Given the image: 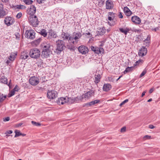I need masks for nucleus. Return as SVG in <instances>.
<instances>
[{
  "instance_id": "nucleus-1",
  "label": "nucleus",
  "mask_w": 160,
  "mask_h": 160,
  "mask_svg": "<svg viewBox=\"0 0 160 160\" xmlns=\"http://www.w3.org/2000/svg\"><path fill=\"white\" fill-rule=\"evenodd\" d=\"M42 52L41 56L42 58L49 57L52 54V52L50 48L51 45L49 43H43L42 45Z\"/></svg>"
},
{
  "instance_id": "nucleus-2",
  "label": "nucleus",
  "mask_w": 160,
  "mask_h": 160,
  "mask_svg": "<svg viewBox=\"0 0 160 160\" xmlns=\"http://www.w3.org/2000/svg\"><path fill=\"white\" fill-rule=\"evenodd\" d=\"M82 36V34L80 32H74L73 33L72 36H71V42L70 45H68L67 48L70 49H72L73 48V44H76L78 43V39L80 38Z\"/></svg>"
},
{
  "instance_id": "nucleus-3",
  "label": "nucleus",
  "mask_w": 160,
  "mask_h": 160,
  "mask_svg": "<svg viewBox=\"0 0 160 160\" xmlns=\"http://www.w3.org/2000/svg\"><path fill=\"white\" fill-rule=\"evenodd\" d=\"M57 45V48L55 52L58 53H60L61 52L63 49H65L66 48L63 41L62 40H58L56 42Z\"/></svg>"
},
{
  "instance_id": "nucleus-4",
  "label": "nucleus",
  "mask_w": 160,
  "mask_h": 160,
  "mask_svg": "<svg viewBox=\"0 0 160 160\" xmlns=\"http://www.w3.org/2000/svg\"><path fill=\"white\" fill-rule=\"evenodd\" d=\"M40 50L36 48L31 49L29 52L30 56L33 58H38L40 57Z\"/></svg>"
},
{
  "instance_id": "nucleus-5",
  "label": "nucleus",
  "mask_w": 160,
  "mask_h": 160,
  "mask_svg": "<svg viewBox=\"0 0 160 160\" xmlns=\"http://www.w3.org/2000/svg\"><path fill=\"white\" fill-rule=\"evenodd\" d=\"M94 92L92 90L87 92L84 94L82 95L81 98L80 99V101L83 99L86 100L89 99L91 97L94 96Z\"/></svg>"
},
{
  "instance_id": "nucleus-6",
  "label": "nucleus",
  "mask_w": 160,
  "mask_h": 160,
  "mask_svg": "<svg viewBox=\"0 0 160 160\" xmlns=\"http://www.w3.org/2000/svg\"><path fill=\"white\" fill-rule=\"evenodd\" d=\"M29 21L30 24L33 27L37 26L39 21L38 19L36 16H32L29 18Z\"/></svg>"
},
{
  "instance_id": "nucleus-7",
  "label": "nucleus",
  "mask_w": 160,
  "mask_h": 160,
  "mask_svg": "<svg viewBox=\"0 0 160 160\" xmlns=\"http://www.w3.org/2000/svg\"><path fill=\"white\" fill-rule=\"evenodd\" d=\"M35 32L33 30H30L26 31L25 35L27 38L33 40L35 38Z\"/></svg>"
},
{
  "instance_id": "nucleus-8",
  "label": "nucleus",
  "mask_w": 160,
  "mask_h": 160,
  "mask_svg": "<svg viewBox=\"0 0 160 160\" xmlns=\"http://www.w3.org/2000/svg\"><path fill=\"white\" fill-rule=\"evenodd\" d=\"M58 92L55 90H51L47 92V95L50 99H54L58 96Z\"/></svg>"
},
{
  "instance_id": "nucleus-9",
  "label": "nucleus",
  "mask_w": 160,
  "mask_h": 160,
  "mask_svg": "<svg viewBox=\"0 0 160 160\" xmlns=\"http://www.w3.org/2000/svg\"><path fill=\"white\" fill-rule=\"evenodd\" d=\"M29 82L31 85L35 86L38 84L39 83V79L37 77H32L29 79Z\"/></svg>"
},
{
  "instance_id": "nucleus-10",
  "label": "nucleus",
  "mask_w": 160,
  "mask_h": 160,
  "mask_svg": "<svg viewBox=\"0 0 160 160\" xmlns=\"http://www.w3.org/2000/svg\"><path fill=\"white\" fill-rule=\"evenodd\" d=\"M61 38L63 40H68V41L69 43V45H70L71 42V36H70V34L68 33H65L62 32L61 35Z\"/></svg>"
},
{
  "instance_id": "nucleus-11",
  "label": "nucleus",
  "mask_w": 160,
  "mask_h": 160,
  "mask_svg": "<svg viewBox=\"0 0 160 160\" xmlns=\"http://www.w3.org/2000/svg\"><path fill=\"white\" fill-rule=\"evenodd\" d=\"M66 103L68 104H72L75 102H79L80 100L78 97H76L74 98H68L67 97H66Z\"/></svg>"
},
{
  "instance_id": "nucleus-12",
  "label": "nucleus",
  "mask_w": 160,
  "mask_h": 160,
  "mask_svg": "<svg viewBox=\"0 0 160 160\" xmlns=\"http://www.w3.org/2000/svg\"><path fill=\"white\" fill-rule=\"evenodd\" d=\"M79 52L82 54H85L88 52V49L87 47L84 45L79 46L78 48Z\"/></svg>"
},
{
  "instance_id": "nucleus-13",
  "label": "nucleus",
  "mask_w": 160,
  "mask_h": 160,
  "mask_svg": "<svg viewBox=\"0 0 160 160\" xmlns=\"http://www.w3.org/2000/svg\"><path fill=\"white\" fill-rule=\"evenodd\" d=\"M4 22L8 26H9L14 22V19L11 17H6L4 19Z\"/></svg>"
},
{
  "instance_id": "nucleus-14",
  "label": "nucleus",
  "mask_w": 160,
  "mask_h": 160,
  "mask_svg": "<svg viewBox=\"0 0 160 160\" xmlns=\"http://www.w3.org/2000/svg\"><path fill=\"white\" fill-rule=\"evenodd\" d=\"M147 52V49L145 47H142L138 52V55L142 57L145 55Z\"/></svg>"
},
{
  "instance_id": "nucleus-15",
  "label": "nucleus",
  "mask_w": 160,
  "mask_h": 160,
  "mask_svg": "<svg viewBox=\"0 0 160 160\" xmlns=\"http://www.w3.org/2000/svg\"><path fill=\"white\" fill-rule=\"evenodd\" d=\"M106 8L110 9L113 7V3L111 0H108L106 2Z\"/></svg>"
},
{
  "instance_id": "nucleus-16",
  "label": "nucleus",
  "mask_w": 160,
  "mask_h": 160,
  "mask_svg": "<svg viewBox=\"0 0 160 160\" xmlns=\"http://www.w3.org/2000/svg\"><path fill=\"white\" fill-rule=\"evenodd\" d=\"M132 21L135 24H139L141 22L140 19L138 16H134L132 17Z\"/></svg>"
},
{
  "instance_id": "nucleus-17",
  "label": "nucleus",
  "mask_w": 160,
  "mask_h": 160,
  "mask_svg": "<svg viewBox=\"0 0 160 160\" xmlns=\"http://www.w3.org/2000/svg\"><path fill=\"white\" fill-rule=\"evenodd\" d=\"M36 12V8L35 6L33 5H31L30 6L29 11H28V13L33 16V15Z\"/></svg>"
},
{
  "instance_id": "nucleus-18",
  "label": "nucleus",
  "mask_w": 160,
  "mask_h": 160,
  "mask_svg": "<svg viewBox=\"0 0 160 160\" xmlns=\"http://www.w3.org/2000/svg\"><path fill=\"white\" fill-rule=\"evenodd\" d=\"M8 13V10L6 8L0 10V18H4Z\"/></svg>"
},
{
  "instance_id": "nucleus-19",
  "label": "nucleus",
  "mask_w": 160,
  "mask_h": 160,
  "mask_svg": "<svg viewBox=\"0 0 160 160\" xmlns=\"http://www.w3.org/2000/svg\"><path fill=\"white\" fill-rule=\"evenodd\" d=\"M57 103L59 105L60 104H63L64 103H66V97L65 98L61 97L58 99L57 100Z\"/></svg>"
},
{
  "instance_id": "nucleus-20",
  "label": "nucleus",
  "mask_w": 160,
  "mask_h": 160,
  "mask_svg": "<svg viewBox=\"0 0 160 160\" xmlns=\"http://www.w3.org/2000/svg\"><path fill=\"white\" fill-rule=\"evenodd\" d=\"M123 11L125 15L128 16H131L132 14V12L127 7L124 8Z\"/></svg>"
},
{
  "instance_id": "nucleus-21",
  "label": "nucleus",
  "mask_w": 160,
  "mask_h": 160,
  "mask_svg": "<svg viewBox=\"0 0 160 160\" xmlns=\"http://www.w3.org/2000/svg\"><path fill=\"white\" fill-rule=\"evenodd\" d=\"M28 54L26 51L22 52L20 55V58L22 59H25L28 57Z\"/></svg>"
},
{
  "instance_id": "nucleus-22",
  "label": "nucleus",
  "mask_w": 160,
  "mask_h": 160,
  "mask_svg": "<svg viewBox=\"0 0 160 160\" xmlns=\"http://www.w3.org/2000/svg\"><path fill=\"white\" fill-rule=\"evenodd\" d=\"M112 88V86L109 84H104L103 87V89L104 91L107 92L109 90Z\"/></svg>"
},
{
  "instance_id": "nucleus-23",
  "label": "nucleus",
  "mask_w": 160,
  "mask_h": 160,
  "mask_svg": "<svg viewBox=\"0 0 160 160\" xmlns=\"http://www.w3.org/2000/svg\"><path fill=\"white\" fill-rule=\"evenodd\" d=\"M48 35L50 36L51 38H56L58 37L57 34L54 31L52 30L49 31Z\"/></svg>"
},
{
  "instance_id": "nucleus-24",
  "label": "nucleus",
  "mask_w": 160,
  "mask_h": 160,
  "mask_svg": "<svg viewBox=\"0 0 160 160\" xmlns=\"http://www.w3.org/2000/svg\"><path fill=\"white\" fill-rule=\"evenodd\" d=\"M17 55V53H12L10 54L8 58L10 59V61H11L12 62L14 60Z\"/></svg>"
},
{
  "instance_id": "nucleus-25",
  "label": "nucleus",
  "mask_w": 160,
  "mask_h": 160,
  "mask_svg": "<svg viewBox=\"0 0 160 160\" xmlns=\"http://www.w3.org/2000/svg\"><path fill=\"white\" fill-rule=\"evenodd\" d=\"M101 77V75L100 74H98L97 75H95V81L94 82L96 83H98L100 81Z\"/></svg>"
},
{
  "instance_id": "nucleus-26",
  "label": "nucleus",
  "mask_w": 160,
  "mask_h": 160,
  "mask_svg": "<svg viewBox=\"0 0 160 160\" xmlns=\"http://www.w3.org/2000/svg\"><path fill=\"white\" fill-rule=\"evenodd\" d=\"M134 69V66L132 67H127L124 72V74L130 72L133 70Z\"/></svg>"
},
{
  "instance_id": "nucleus-27",
  "label": "nucleus",
  "mask_w": 160,
  "mask_h": 160,
  "mask_svg": "<svg viewBox=\"0 0 160 160\" xmlns=\"http://www.w3.org/2000/svg\"><path fill=\"white\" fill-rule=\"evenodd\" d=\"M119 30L121 32L124 33L125 35H127L128 32L130 31V29L128 28H126L125 29L120 28H119Z\"/></svg>"
},
{
  "instance_id": "nucleus-28",
  "label": "nucleus",
  "mask_w": 160,
  "mask_h": 160,
  "mask_svg": "<svg viewBox=\"0 0 160 160\" xmlns=\"http://www.w3.org/2000/svg\"><path fill=\"white\" fill-rule=\"evenodd\" d=\"M39 33L44 37H46L47 35L46 31L45 29H42L40 32H39Z\"/></svg>"
},
{
  "instance_id": "nucleus-29",
  "label": "nucleus",
  "mask_w": 160,
  "mask_h": 160,
  "mask_svg": "<svg viewBox=\"0 0 160 160\" xmlns=\"http://www.w3.org/2000/svg\"><path fill=\"white\" fill-rule=\"evenodd\" d=\"M8 79L7 78L4 76H2L0 79V82L1 83L8 84Z\"/></svg>"
},
{
  "instance_id": "nucleus-30",
  "label": "nucleus",
  "mask_w": 160,
  "mask_h": 160,
  "mask_svg": "<svg viewBox=\"0 0 160 160\" xmlns=\"http://www.w3.org/2000/svg\"><path fill=\"white\" fill-rule=\"evenodd\" d=\"M105 32V30L103 28H101L98 31V34L100 36H102L104 34Z\"/></svg>"
},
{
  "instance_id": "nucleus-31",
  "label": "nucleus",
  "mask_w": 160,
  "mask_h": 160,
  "mask_svg": "<svg viewBox=\"0 0 160 160\" xmlns=\"http://www.w3.org/2000/svg\"><path fill=\"white\" fill-rule=\"evenodd\" d=\"M144 42L146 43V46L149 45L150 42V37L148 36L147 38L144 41Z\"/></svg>"
},
{
  "instance_id": "nucleus-32",
  "label": "nucleus",
  "mask_w": 160,
  "mask_h": 160,
  "mask_svg": "<svg viewBox=\"0 0 160 160\" xmlns=\"http://www.w3.org/2000/svg\"><path fill=\"white\" fill-rule=\"evenodd\" d=\"M15 7L16 9H23L26 8V7L22 5H17Z\"/></svg>"
},
{
  "instance_id": "nucleus-33",
  "label": "nucleus",
  "mask_w": 160,
  "mask_h": 160,
  "mask_svg": "<svg viewBox=\"0 0 160 160\" xmlns=\"http://www.w3.org/2000/svg\"><path fill=\"white\" fill-rule=\"evenodd\" d=\"M15 137H18L20 136L21 135H22V133L20 132V131L17 130H15Z\"/></svg>"
},
{
  "instance_id": "nucleus-34",
  "label": "nucleus",
  "mask_w": 160,
  "mask_h": 160,
  "mask_svg": "<svg viewBox=\"0 0 160 160\" xmlns=\"http://www.w3.org/2000/svg\"><path fill=\"white\" fill-rule=\"evenodd\" d=\"M24 2L26 4L30 5L32 2V1L31 0H23Z\"/></svg>"
},
{
  "instance_id": "nucleus-35",
  "label": "nucleus",
  "mask_w": 160,
  "mask_h": 160,
  "mask_svg": "<svg viewBox=\"0 0 160 160\" xmlns=\"http://www.w3.org/2000/svg\"><path fill=\"white\" fill-rule=\"evenodd\" d=\"M143 62V61L142 60L140 59L138 61H136V63L134 64V66H136L139 64H141Z\"/></svg>"
},
{
  "instance_id": "nucleus-36",
  "label": "nucleus",
  "mask_w": 160,
  "mask_h": 160,
  "mask_svg": "<svg viewBox=\"0 0 160 160\" xmlns=\"http://www.w3.org/2000/svg\"><path fill=\"white\" fill-rule=\"evenodd\" d=\"M147 72V70L146 69H145L143 71H142V72L140 75V78H141L142 77H143V76H144L146 73Z\"/></svg>"
},
{
  "instance_id": "nucleus-37",
  "label": "nucleus",
  "mask_w": 160,
  "mask_h": 160,
  "mask_svg": "<svg viewBox=\"0 0 160 160\" xmlns=\"http://www.w3.org/2000/svg\"><path fill=\"white\" fill-rule=\"evenodd\" d=\"M6 98V96H0V102H2Z\"/></svg>"
},
{
  "instance_id": "nucleus-38",
  "label": "nucleus",
  "mask_w": 160,
  "mask_h": 160,
  "mask_svg": "<svg viewBox=\"0 0 160 160\" xmlns=\"http://www.w3.org/2000/svg\"><path fill=\"white\" fill-rule=\"evenodd\" d=\"M31 122L33 125L36 126H39L41 125L40 123L36 122L34 121H32Z\"/></svg>"
},
{
  "instance_id": "nucleus-39",
  "label": "nucleus",
  "mask_w": 160,
  "mask_h": 160,
  "mask_svg": "<svg viewBox=\"0 0 160 160\" xmlns=\"http://www.w3.org/2000/svg\"><path fill=\"white\" fill-rule=\"evenodd\" d=\"M41 40V38H39L38 39L34 41V42L36 44H38L40 42Z\"/></svg>"
},
{
  "instance_id": "nucleus-40",
  "label": "nucleus",
  "mask_w": 160,
  "mask_h": 160,
  "mask_svg": "<svg viewBox=\"0 0 160 160\" xmlns=\"http://www.w3.org/2000/svg\"><path fill=\"white\" fill-rule=\"evenodd\" d=\"M15 91L13 90H12L10 92V94L9 95V97H11L13 96L15 94Z\"/></svg>"
},
{
  "instance_id": "nucleus-41",
  "label": "nucleus",
  "mask_w": 160,
  "mask_h": 160,
  "mask_svg": "<svg viewBox=\"0 0 160 160\" xmlns=\"http://www.w3.org/2000/svg\"><path fill=\"white\" fill-rule=\"evenodd\" d=\"M7 60L6 62V63L7 64H8L9 63L12 62L11 61H10V59L8 58H6Z\"/></svg>"
},
{
  "instance_id": "nucleus-42",
  "label": "nucleus",
  "mask_w": 160,
  "mask_h": 160,
  "mask_svg": "<svg viewBox=\"0 0 160 160\" xmlns=\"http://www.w3.org/2000/svg\"><path fill=\"white\" fill-rule=\"evenodd\" d=\"M19 89L17 85H16L13 90L15 92H18Z\"/></svg>"
},
{
  "instance_id": "nucleus-43",
  "label": "nucleus",
  "mask_w": 160,
  "mask_h": 160,
  "mask_svg": "<svg viewBox=\"0 0 160 160\" xmlns=\"http://www.w3.org/2000/svg\"><path fill=\"white\" fill-rule=\"evenodd\" d=\"M22 16V13L21 12L18 13L16 16V17L17 18H20Z\"/></svg>"
},
{
  "instance_id": "nucleus-44",
  "label": "nucleus",
  "mask_w": 160,
  "mask_h": 160,
  "mask_svg": "<svg viewBox=\"0 0 160 160\" xmlns=\"http://www.w3.org/2000/svg\"><path fill=\"white\" fill-rule=\"evenodd\" d=\"M37 1L38 3L41 4L44 3L45 0H37Z\"/></svg>"
},
{
  "instance_id": "nucleus-45",
  "label": "nucleus",
  "mask_w": 160,
  "mask_h": 160,
  "mask_svg": "<svg viewBox=\"0 0 160 160\" xmlns=\"http://www.w3.org/2000/svg\"><path fill=\"white\" fill-rule=\"evenodd\" d=\"M93 104L94 105L96 104L99 103L100 102V101L99 100L96 99L94 101H93Z\"/></svg>"
},
{
  "instance_id": "nucleus-46",
  "label": "nucleus",
  "mask_w": 160,
  "mask_h": 160,
  "mask_svg": "<svg viewBox=\"0 0 160 160\" xmlns=\"http://www.w3.org/2000/svg\"><path fill=\"white\" fill-rule=\"evenodd\" d=\"M100 50H99V48H98V47H97L96 48V50L95 52L96 53H97L98 54H99L100 53Z\"/></svg>"
},
{
  "instance_id": "nucleus-47",
  "label": "nucleus",
  "mask_w": 160,
  "mask_h": 160,
  "mask_svg": "<svg viewBox=\"0 0 160 160\" xmlns=\"http://www.w3.org/2000/svg\"><path fill=\"white\" fill-rule=\"evenodd\" d=\"M4 5L2 2H0V10L4 8Z\"/></svg>"
},
{
  "instance_id": "nucleus-48",
  "label": "nucleus",
  "mask_w": 160,
  "mask_h": 160,
  "mask_svg": "<svg viewBox=\"0 0 160 160\" xmlns=\"http://www.w3.org/2000/svg\"><path fill=\"white\" fill-rule=\"evenodd\" d=\"M96 48H97V47H94L93 46H91V50L94 52L96 50Z\"/></svg>"
},
{
  "instance_id": "nucleus-49",
  "label": "nucleus",
  "mask_w": 160,
  "mask_h": 160,
  "mask_svg": "<svg viewBox=\"0 0 160 160\" xmlns=\"http://www.w3.org/2000/svg\"><path fill=\"white\" fill-rule=\"evenodd\" d=\"M86 105H88L89 106H91L92 105H94L93 101H92L91 102H90L88 103H87Z\"/></svg>"
},
{
  "instance_id": "nucleus-50",
  "label": "nucleus",
  "mask_w": 160,
  "mask_h": 160,
  "mask_svg": "<svg viewBox=\"0 0 160 160\" xmlns=\"http://www.w3.org/2000/svg\"><path fill=\"white\" fill-rule=\"evenodd\" d=\"M114 17H112V16H109L108 17V20L109 21H111L112 20H113V19L114 18Z\"/></svg>"
},
{
  "instance_id": "nucleus-51",
  "label": "nucleus",
  "mask_w": 160,
  "mask_h": 160,
  "mask_svg": "<svg viewBox=\"0 0 160 160\" xmlns=\"http://www.w3.org/2000/svg\"><path fill=\"white\" fill-rule=\"evenodd\" d=\"M109 15H110V16L114 17V13L112 12H110L108 13Z\"/></svg>"
},
{
  "instance_id": "nucleus-52",
  "label": "nucleus",
  "mask_w": 160,
  "mask_h": 160,
  "mask_svg": "<svg viewBox=\"0 0 160 160\" xmlns=\"http://www.w3.org/2000/svg\"><path fill=\"white\" fill-rule=\"evenodd\" d=\"M126 129V128L125 127H123L121 128V132H124L125 131Z\"/></svg>"
},
{
  "instance_id": "nucleus-53",
  "label": "nucleus",
  "mask_w": 160,
  "mask_h": 160,
  "mask_svg": "<svg viewBox=\"0 0 160 160\" xmlns=\"http://www.w3.org/2000/svg\"><path fill=\"white\" fill-rule=\"evenodd\" d=\"M99 48V50H100V53H103V52H104V49L102 48Z\"/></svg>"
},
{
  "instance_id": "nucleus-54",
  "label": "nucleus",
  "mask_w": 160,
  "mask_h": 160,
  "mask_svg": "<svg viewBox=\"0 0 160 160\" xmlns=\"http://www.w3.org/2000/svg\"><path fill=\"white\" fill-rule=\"evenodd\" d=\"M118 17L119 18H123V16L122 14V13L120 12L119 13V14H118Z\"/></svg>"
},
{
  "instance_id": "nucleus-55",
  "label": "nucleus",
  "mask_w": 160,
  "mask_h": 160,
  "mask_svg": "<svg viewBox=\"0 0 160 160\" xmlns=\"http://www.w3.org/2000/svg\"><path fill=\"white\" fill-rule=\"evenodd\" d=\"M22 124V123H19L16 124V126L17 127H19L20 126H21Z\"/></svg>"
},
{
  "instance_id": "nucleus-56",
  "label": "nucleus",
  "mask_w": 160,
  "mask_h": 160,
  "mask_svg": "<svg viewBox=\"0 0 160 160\" xmlns=\"http://www.w3.org/2000/svg\"><path fill=\"white\" fill-rule=\"evenodd\" d=\"M10 119V118L9 117H7L5 118L4 120V121H8Z\"/></svg>"
},
{
  "instance_id": "nucleus-57",
  "label": "nucleus",
  "mask_w": 160,
  "mask_h": 160,
  "mask_svg": "<svg viewBox=\"0 0 160 160\" xmlns=\"http://www.w3.org/2000/svg\"><path fill=\"white\" fill-rule=\"evenodd\" d=\"M149 128L151 129H153L155 128V127L152 125H150L149 126Z\"/></svg>"
},
{
  "instance_id": "nucleus-58",
  "label": "nucleus",
  "mask_w": 160,
  "mask_h": 160,
  "mask_svg": "<svg viewBox=\"0 0 160 160\" xmlns=\"http://www.w3.org/2000/svg\"><path fill=\"white\" fill-rule=\"evenodd\" d=\"M2 2L4 3H8L9 1V0H1Z\"/></svg>"
},
{
  "instance_id": "nucleus-59",
  "label": "nucleus",
  "mask_w": 160,
  "mask_h": 160,
  "mask_svg": "<svg viewBox=\"0 0 160 160\" xmlns=\"http://www.w3.org/2000/svg\"><path fill=\"white\" fill-rule=\"evenodd\" d=\"M150 138H151V136L148 135L145 136L144 137V138H147L148 139Z\"/></svg>"
},
{
  "instance_id": "nucleus-60",
  "label": "nucleus",
  "mask_w": 160,
  "mask_h": 160,
  "mask_svg": "<svg viewBox=\"0 0 160 160\" xmlns=\"http://www.w3.org/2000/svg\"><path fill=\"white\" fill-rule=\"evenodd\" d=\"M128 101V99H126L122 102V103L124 104L125 103L127 102Z\"/></svg>"
},
{
  "instance_id": "nucleus-61",
  "label": "nucleus",
  "mask_w": 160,
  "mask_h": 160,
  "mask_svg": "<svg viewBox=\"0 0 160 160\" xmlns=\"http://www.w3.org/2000/svg\"><path fill=\"white\" fill-rule=\"evenodd\" d=\"M7 132L8 134H11L12 133V131L11 130H9Z\"/></svg>"
},
{
  "instance_id": "nucleus-62",
  "label": "nucleus",
  "mask_w": 160,
  "mask_h": 160,
  "mask_svg": "<svg viewBox=\"0 0 160 160\" xmlns=\"http://www.w3.org/2000/svg\"><path fill=\"white\" fill-rule=\"evenodd\" d=\"M153 91V88H151L149 91V92L151 93Z\"/></svg>"
},
{
  "instance_id": "nucleus-63",
  "label": "nucleus",
  "mask_w": 160,
  "mask_h": 160,
  "mask_svg": "<svg viewBox=\"0 0 160 160\" xmlns=\"http://www.w3.org/2000/svg\"><path fill=\"white\" fill-rule=\"evenodd\" d=\"M146 91H144L142 93L141 97H143L145 95V94L146 93Z\"/></svg>"
},
{
  "instance_id": "nucleus-64",
  "label": "nucleus",
  "mask_w": 160,
  "mask_h": 160,
  "mask_svg": "<svg viewBox=\"0 0 160 160\" xmlns=\"http://www.w3.org/2000/svg\"><path fill=\"white\" fill-rule=\"evenodd\" d=\"M100 2H99V4L101 5V6L103 5L104 3V1H103L101 2V3L100 4Z\"/></svg>"
}]
</instances>
